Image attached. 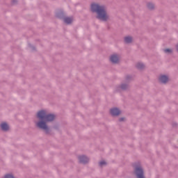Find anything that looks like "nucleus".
Instances as JSON below:
<instances>
[{
    "instance_id": "1",
    "label": "nucleus",
    "mask_w": 178,
    "mask_h": 178,
    "mask_svg": "<svg viewBox=\"0 0 178 178\" xmlns=\"http://www.w3.org/2000/svg\"><path fill=\"white\" fill-rule=\"evenodd\" d=\"M36 118L39 120L36 123V127L42 130L46 136H51V128L47 123H51L56 119V115L53 113H47L45 110H40L36 114Z\"/></svg>"
},
{
    "instance_id": "2",
    "label": "nucleus",
    "mask_w": 178,
    "mask_h": 178,
    "mask_svg": "<svg viewBox=\"0 0 178 178\" xmlns=\"http://www.w3.org/2000/svg\"><path fill=\"white\" fill-rule=\"evenodd\" d=\"M90 10L92 13H96V19L100 22H106L109 20L108 10L105 5H99L97 3H92L90 5Z\"/></svg>"
},
{
    "instance_id": "3",
    "label": "nucleus",
    "mask_w": 178,
    "mask_h": 178,
    "mask_svg": "<svg viewBox=\"0 0 178 178\" xmlns=\"http://www.w3.org/2000/svg\"><path fill=\"white\" fill-rule=\"evenodd\" d=\"M134 173L136 176V178H145V175H144V169L138 164H134Z\"/></svg>"
},
{
    "instance_id": "4",
    "label": "nucleus",
    "mask_w": 178,
    "mask_h": 178,
    "mask_svg": "<svg viewBox=\"0 0 178 178\" xmlns=\"http://www.w3.org/2000/svg\"><path fill=\"white\" fill-rule=\"evenodd\" d=\"M122 113V111L119 109L118 107H113L110 109V114L113 118H116L119 115H120Z\"/></svg>"
},
{
    "instance_id": "5",
    "label": "nucleus",
    "mask_w": 178,
    "mask_h": 178,
    "mask_svg": "<svg viewBox=\"0 0 178 178\" xmlns=\"http://www.w3.org/2000/svg\"><path fill=\"white\" fill-rule=\"evenodd\" d=\"M159 82L161 84H168V83H169V76L165 74L160 75L159 77Z\"/></svg>"
},
{
    "instance_id": "6",
    "label": "nucleus",
    "mask_w": 178,
    "mask_h": 178,
    "mask_svg": "<svg viewBox=\"0 0 178 178\" xmlns=\"http://www.w3.org/2000/svg\"><path fill=\"white\" fill-rule=\"evenodd\" d=\"M66 16V13L63 10H58L56 12V17L60 19V20H63Z\"/></svg>"
},
{
    "instance_id": "7",
    "label": "nucleus",
    "mask_w": 178,
    "mask_h": 178,
    "mask_svg": "<svg viewBox=\"0 0 178 178\" xmlns=\"http://www.w3.org/2000/svg\"><path fill=\"white\" fill-rule=\"evenodd\" d=\"M78 159L79 161V163H82L83 165H86L89 161L88 157L86 155L79 156Z\"/></svg>"
},
{
    "instance_id": "8",
    "label": "nucleus",
    "mask_w": 178,
    "mask_h": 178,
    "mask_svg": "<svg viewBox=\"0 0 178 178\" xmlns=\"http://www.w3.org/2000/svg\"><path fill=\"white\" fill-rule=\"evenodd\" d=\"M110 61L114 65L119 63V56H118V54L111 55L110 57Z\"/></svg>"
},
{
    "instance_id": "9",
    "label": "nucleus",
    "mask_w": 178,
    "mask_h": 178,
    "mask_svg": "<svg viewBox=\"0 0 178 178\" xmlns=\"http://www.w3.org/2000/svg\"><path fill=\"white\" fill-rule=\"evenodd\" d=\"M0 127L2 131H9L10 127L9 124H8V122H2L0 124Z\"/></svg>"
},
{
    "instance_id": "10",
    "label": "nucleus",
    "mask_w": 178,
    "mask_h": 178,
    "mask_svg": "<svg viewBox=\"0 0 178 178\" xmlns=\"http://www.w3.org/2000/svg\"><path fill=\"white\" fill-rule=\"evenodd\" d=\"M125 44H131L133 42V38L131 36H126L124 39Z\"/></svg>"
},
{
    "instance_id": "11",
    "label": "nucleus",
    "mask_w": 178,
    "mask_h": 178,
    "mask_svg": "<svg viewBox=\"0 0 178 178\" xmlns=\"http://www.w3.org/2000/svg\"><path fill=\"white\" fill-rule=\"evenodd\" d=\"M119 88H121L122 91H126L127 90L129 89V84L127 83H122L120 86Z\"/></svg>"
},
{
    "instance_id": "12",
    "label": "nucleus",
    "mask_w": 178,
    "mask_h": 178,
    "mask_svg": "<svg viewBox=\"0 0 178 178\" xmlns=\"http://www.w3.org/2000/svg\"><path fill=\"white\" fill-rule=\"evenodd\" d=\"M64 22L66 23V24H72L73 22V19L71 17H66L63 19Z\"/></svg>"
},
{
    "instance_id": "13",
    "label": "nucleus",
    "mask_w": 178,
    "mask_h": 178,
    "mask_svg": "<svg viewBox=\"0 0 178 178\" xmlns=\"http://www.w3.org/2000/svg\"><path fill=\"white\" fill-rule=\"evenodd\" d=\"M147 7L149 10H154V9H155V6L152 3H147Z\"/></svg>"
},
{
    "instance_id": "14",
    "label": "nucleus",
    "mask_w": 178,
    "mask_h": 178,
    "mask_svg": "<svg viewBox=\"0 0 178 178\" xmlns=\"http://www.w3.org/2000/svg\"><path fill=\"white\" fill-rule=\"evenodd\" d=\"M145 66L143 64V63H138L136 64V67L139 70H143Z\"/></svg>"
},
{
    "instance_id": "15",
    "label": "nucleus",
    "mask_w": 178,
    "mask_h": 178,
    "mask_svg": "<svg viewBox=\"0 0 178 178\" xmlns=\"http://www.w3.org/2000/svg\"><path fill=\"white\" fill-rule=\"evenodd\" d=\"M163 52H165V54H172L173 53V49H164Z\"/></svg>"
},
{
    "instance_id": "16",
    "label": "nucleus",
    "mask_w": 178,
    "mask_h": 178,
    "mask_svg": "<svg viewBox=\"0 0 178 178\" xmlns=\"http://www.w3.org/2000/svg\"><path fill=\"white\" fill-rule=\"evenodd\" d=\"M125 80L129 83V81H131V80H133V76L131 75H127L125 77Z\"/></svg>"
},
{
    "instance_id": "17",
    "label": "nucleus",
    "mask_w": 178,
    "mask_h": 178,
    "mask_svg": "<svg viewBox=\"0 0 178 178\" xmlns=\"http://www.w3.org/2000/svg\"><path fill=\"white\" fill-rule=\"evenodd\" d=\"M107 165V163H106V161H100L99 163V166L100 167V168H102V166H105V165Z\"/></svg>"
},
{
    "instance_id": "18",
    "label": "nucleus",
    "mask_w": 178,
    "mask_h": 178,
    "mask_svg": "<svg viewBox=\"0 0 178 178\" xmlns=\"http://www.w3.org/2000/svg\"><path fill=\"white\" fill-rule=\"evenodd\" d=\"M4 178H15V176L12 174H7L5 175Z\"/></svg>"
},
{
    "instance_id": "19",
    "label": "nucleus",
    "mask_w": 178,
    "mask_h": 178,
    "mask_svg": "<svg viewBox=\"0 0 178 178\" xmlns=\"http://www.w3.org/2000/svg\"><path fill=\"white\" fill-rule=\"evenodd\" d=\"M28 45L29 48L32 49V51H35V47H34V45L31 44V43H29Z\"/></svg>"
},
{
    "instance_id": "20",
    "label": "nucleus",
    "mask_w": 178,
    "mask_h": 178,
    "mask_svg": "<svg viewBox=\"0 0 178 178\" xmlns=\"http://www.w3.org/2000/svg\"><path fill=\"white\" fill-rule=\"evenodd\" d=\"M53 129H54V130H59V125L58 124L54 125Z\"/></svg>"
},
{
    "instance_id": "21",
    "label": "nucleus",
    "mask_w": 178,
    "mask_h": 178,
    "mask_svg": "<svg viewBox=\"0 0 178 178\" xmlns=\"http://www.w3.org/2000/svg\"><path fill=\"white\" fill-rule=\"evenodd\" d=\"M16 3H17V0H12L13 5H16Z\"/></svg>"
},
{
    "instance_id": "22",
    "label": "nucleus",
    "mask_w": 178,
    "mask_h": 178,
    "mask_svg": "<svg viewBox=\"0 0 178 178\" xmlns=\"http://www.w3.org/2000/svg\"><path fill=\"white\" fill-rule=\"evenodd\" d=\"M119 122H124V118H119Z\"/></svg>"
},
{
    "instance_id": "23",
    "label": "nucleus",
    "mask_w": 178,
    "mask_h": 178,
    "mask_svg": "<svg viewBox=\"0 0 178 178\" xmlns=\"http://www.w3.org/2000/svg\"><path fill=\"white\" fill-rule=\"evenodd\" d=\"M172 126H173V127L177 126V123H176V122L172 123Z\"/></svg>"
},
{
    "instance_id": "24",
    "label": "nucleus",
    "mask_w": 178,
    "mask_h": 178,
    "mask_svg": "<svg viewBox=\"0 0 178 178\" xmlns=\"http://www.w3.org/2000/svg\"><path fill=\"white\" fill-rule=\"evenodd\" d=\"M176 50H177V52H178V44L176 45Z\"/></svg>"
}]
</instances>
